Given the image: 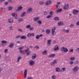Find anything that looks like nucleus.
Masks as SVG:
<instances>
[{
  "label": "nucleus",
  "mask_w": 79,
  "mask_h": 79,
  "mask_svg": "<svg viewBox=\"0 0 79 79\" xmlns=\"http://www.w3.org/2000/svg\"><path fill=\"white\" fill-rule=\"evenodd\" d=\"M61 52H64V53H67L68 52V49L67 48L63 47L61 48Z\"/></svg>",
  "instance_id": "f257e3e1"
},
{
  "label": "nucleus",
  "mask_w": 79,
  "mask_h": 79,
  "mask_svg": "<svg viewBox=\"0 0 79 79\" xmlns=\"http://www.w3.org/2000/svg\"><path fill=\"white\" fill-rule=\"evenodd\" d=\"M55 30H56V28L55 27H53L52 29V35L53 36L56 34V32L55 31Z\"/></svg>",
  "instance_id": "f03ea898"
},
{
  "label": "nucleus",
  "mask_w": 79,
  "mask_h": 79,
  "mask_svg": "<svg viewBox=\"0 0 79 79\" xmlns=\"http://www.w3.org/2000/svg\"><path fill=\"white\" fill-rule=\"evenodd\" d=\"M29 64L30 66H34L35 64V61L32 60H30L29 61Z\"/></svg>",
  "instance_id": "7ed1b4c3"
},
{
  "label": "nucleus",
  "mask_w": 79,
  "mask_h": 79,
  "mask_svg": "<svg viewBox=\"0 0 79 79\" xmlns=\"http://www.w3.org/2000/svg\"><path fill=\"white\" fill-rule=\"evenodd\" d=\"M73 70L74 72H77V71L79 70V68L77 66H75L73 69Z\"/></svg>",
  "instance_id": "20e7f679"
},
{
  "label": "nucleus",
  "mask_w": 79,
  "mask_h": 79,
  "mask_svg": "<svg viewBox=\"0 0 79 79\" xmlns=\"http://www.w3.org/2000/svg\"><path fill=\"white\" fill-rule=\"evenodd\" d=\"M29 50V48H27V50L26 51H23L20 50V52L21 53H23V54H24V53H26L27 52H28V51Z\"/></svg>",
  "instance_id": "39448f33"
},
{
  "label": "nucleus",
  "mask_w": 79,
  "mask_h": 79,
  "mask_svg": "<svg viewBox=\"0 0 79 79\" xmlns=\"http://www.w3.org/2000/svg\"><path fill=\"white\" fill-rule=\"evenodd\" d=\"M27 70L25 69L24 71V78H26L27 76Z\"/></svg>",
  "instance_id": "423d86ee"
},
{
  "label": "nucleus",
  "mask_w": 79,
  "mask_h": 79,
  "mask_svg": "<svg viewBox=\"0 0 79 79\" xmlns=\"http://www.w3.org/2000/svg\"><path fill=\"white\" fill-rule=\"evenodd\" d=\"M69 8V6L68 4L65 5L63 7L64 10H68Z\"/></svg>",
  "instance_id": "0eeeda50"
},
{
  "label": "nucleus",
  "mask_w": 79,
  "mask_h": 79,
  "mask_svg": "<svg viewBox=\"0 0 79 79\" xmlns=\"http://www.w3.org/2000/svg\"><path fill=\"white\" fill-rule=\"evenodd\" d=\"M39 19H40V18L39 17H35L33 19V20L34 21L37 22L39 20Z\"/></svg>",
  "instance_id": "6e6552de"
},
{
  "label": "nucleus",
  "mask_w": 79,
  "mask_h": 79,
  "mask_svg": "<svg viewBox=\"0 0 79 79\" xmlns=\"http://www.w3.org/2000/svg\"><path fill=\"white\" fill-rule=\"evenodd\" d=\"M36 57H37L36 54H34L33 55V56L31 57V58L32 60H35V59L36 58Z\"/></svg>",
  "instance_id": "1a4fd4ad"
},
{
  "label": "nucleus",
  "mask_w": 79,
  "mask_h": 79,
  "mask_svg": "<svg viewBox=\"0 0 79 79\" xmlns=\"http://www.w3.org/2000/svg\"><path fill=\"white\" fill-rule=\"evenodd\" d=\"M52 3V2L50 1H47L45 4L46 5H48Z\"/></svg>",
  "instance_id": "9d476101"
},
{
  "label": "nucleus",
  "mask_w": 79,
  "mask_h": 79,
  "mask_svg": "<svg viewBox=\"0 0 79 79\" xmlns=\"http://www.w3.org/2000/svg\"><path fill=\"white\" fill-rule=\"evenodd\" d=\"M42 37V35H37L36 36V39H39L40 37Z\"/></svg>",
  "instance_id": "9b49d317"
},
{
  "label": "nucleus",
  "mask_w": 79,
  "mask_h": 79,
  "mask_svg": "<svg viewBox=\"0 0 79 79\" xmlns=\"http://www.w3.org/2000/svg\"><path fill=\"white\" fill-rule=\"evenodd\" d=\"M78 12L79 11H78V10H74L73 11V14H74V15H76V14L78 13Z\"/></svg>",
  "instance_id": "f8f14e48"
},
{
  "label": "nucleus",
  "mask_w": 79,
  "mask_h": 79,
  "mask_svg": "<svg viewBox=\"0 0 79 79\" xmlns=\"http://www.w3.org/2000/svg\"><path fill=\"white\" fill-rule=\"evenodd\" d=\"M9 46L10 48H13L14 47V43H11Z\"/></svg>",
  "instance_id": "ddd939ff"
},
{
  "label": "nucleus",
  "mask_w": 79,
  "mask_h": 79,
  "mask_svg": "<svg viewBox=\"0 0 79 79\" xmlns=\"http://www.w3.org/2000/svg\"><path fill=\"white\" fill-rule=\"evenodd\" d=\"M47 51L46 50L42 52V54L43 55H47Z\"/></svg>",
  "instance_id": "4468645a"
},
{
  "label": "nucleus",
  "mask_w": 79,
  "mask_h": 79,
  "mask_svg": "<svg viewBox=\"0 0 79 79\" xmlns=\"http://www.w3.org/2000/svg\"><path fill=\"white\" fill-rule=\"evenodd\" d=\"M12 16L13 17H15V19H17V18H16V16H17V14L15 13H13L12 14Z\"/></svg>",
  "instance_id": "2eb2a0df"
},
{
  "label": "nucleus",
  "mask_w": 79,
  "mask_h": 79,
  "mask_svg": "<svg viewBox=\"0 0 79 79\" xmlns=\"http://www.w3.org/2000/svg\"><path fill=\"white\" fill-rule=\"evenodd\" d=\"M32 11V8H29L27 11V13H31Z\"/></svg>",
  "instance_id": "dca6fc26"
},
{
  "label": "nucleus",
  "mask_w": 79,
  "mask_h": 79,
  "mask_svg": "<svg viewBox=\"0 0 79 79\" xmlns=\"http://www.w3.org/2000/svg\"><path fill=\"white\" fill-rule=\"evenodd\" d=\"M8 22H9V23H11L13 22V20L12 19H10L8 20Z\"/></svg>",
  "instance_id": "f3484780"
},
{
  "label": "nucleus",
  "mask_w": 79,
  "mask_h": 79,
  "mask_svg": "<svg viewBox=\"0 0 79 79\" xmlns=\"http://www.w3.org/2000/svg\"><path fill=\"white\" fill-rule=\"evenodd\" d=\"M58 49H59V48L58 47V45H56L55 48L54 49V51H56V50H58Z\"/></svg>",
  "instance_id": "a211bd4d"
},
{
  "label": "nucleus",
  "mask_w": 79,
  "mask_h": 79,
  "mask_svg": "<svg viewBox=\"0 0 79 79\" xmlns=\"http://www.w3.org/2000/svg\"><path fill=\"white\" fill-rule=\"evenodd\" d=\"M51 40H48L47 44L48 46H50V43H51Z\"/></svg>",
  "instance_id": "6ab92c4d"
},
{
  "label": "nucleus",
  "mask_w": 79,
  "mask_h": 79,
  "mask_svg": "<svg viewBox=\"0 0 79 79\" xmlns=\"http://www.w3.org/2000/svg\"><path fill=\"white\" fill-rule=\"evenodd\" d=\"M55 56V54H51L49 55V58H52V57H54Z\"/></svg>",
  "instance_id": "aec40b11"
},
{
  "label": "nucleus",
  "mask_w": 79,
  "mask_h": 79,
  "mask_svg": "<svg viewBox=\"0 0 79 79\" xmlns=\"http://www.w3.org/2000/svg\"><path fill=\"white\" fill-rule=\"evenodd\" d=\"M56 72H60V69L59 68L57 67L56 68Z\"/></svg>",
  "instance_id": "412c9836"
},
{
  "label": "nucleus",
  "mask_w": 79,
  "mask_h": 79,
  "mask_svg": "<svg viewBox=\"0 0 79 79\" xmlns=\"http://www.w3.org/2000/svg\"><path fill=\"white\" fill-rule=\"evenodd\" d=\"M58 24L59 26H63V23L62 22H60L59 23H58Z\"/></svg>",
  "instance_id": "4be33fe9"
},
{
  "label": "nucleus",
  "mask_w": 79,
  "mask_h": 79,
  "mask_svg": "<svg viewBox=\"0 0 79 79\" xmlns=\"http://www.w3.org/2000/svg\"><path fill=\"white\" fill-rule=\"evenodd\" d=\"M26 13L25 12H23L22 15L21 16V17H23V16H24L25 15H26Z\"/></svg>",
  "instance_id": "5701e85b"
},
{
  "label": "nucleus",
  "mask_w": 79,
  "mask_h": 79,
  "mask_svg": "<svg viewBox=\"0 0 79 79\" xmlns=\"http://www.w3.org/2000/svg\"><path fill=\"white\" fill-rule=\"evenodd\" d=\"M21 39H26V37L25 36H22L21 37Z\"/></svg>",
  "instance_id": "b1692460"
},
{
  "label": "nucleus",
  "mask_w": 79,
  "mask_h": 79,
  "mask_svg": "<svg viewBox=\"0 0 79 79\" xmlns=\"http://www.w3.org/2000/svg\"><path fill=\"white\" fill-rule=\"evenodd\" d=\"M66 71V68H62V69L61 70V72H64V71Z\"/></svg>",
  "instance_id": "393cba45"
},
{
  "label": "nucleus",
  "mask_w": 79,
  "mask_h": 79,
  "mask_svg": "<svg viewBox=\"0 0 79 79\" xmlns=\"http://www.w3.org/2000/svg\"><path fill=\"white\" fill-rule=\"evenodd\" d=\"M21 57L20 56L18 57L17 62L19 63V60H21Z\"/></svg>",
  "instance_id": "a878e982"
},
{
  "label": "nucleus",
  "mask_w": 79,
  "mask_h": 79,
  "mask_svg": "<svg viewBox=\"0 0 79 79\" xmlns=\"http://www.w3.org/2000/svg\"><path fill=\"white\" fill-rule=\"evenodd\" d=\"M1 43L2 44H6L8 43V42L6 41L2 40L1 41Z\"/></svg>",
  "instance_id": "bb28decb"
},
{
  "label": "nucleus",
  "mask_w": 79,
  "mask_h": 79,
  "mask_svg": "<svg viewBox=\"0 0 79 79\" xmlns=\"http://www.w3.org/2000/svg\"><path fill=\"white\" fill-rule=\"evenodd\" d=\"M62 11V9H60L56 10V13H58V12H60V11Z\"/></svg>",
  "instance_id": "cd10ccee"
},
{
  "label": "nucleus",
  "mask_w": 79,
  "mask_h": 79,
  "mask_svg": "<svg viewBox=\"0 0 79 79\" xmlns=\"http://www.w3.org/2000/svg\"><path fill=\"white\" fill-rule=\"evenodd\" d=\"M22 9L23 7L21 6L18 8V9L17 10V11H19L20 10H22Z\"/></svg>",
  "instance_id": "c85d7f7f"
},
{
  "label": "nucleus",
  "mask_w": 79,
  "mask_h": 79,
  "mask_svg": "<svg viewBox=\"0 0 79 79\" xmlns=\"http://www.w3.org/2000/svg\"><path fill=\"white\" fill-rule=\"evenodd\" d=\"M63 31H64V32H65L66 33H68V32H69V31L68 30H65V29H64L63 30Z\"/></svg>",
  "instance_id": "c756f323"
},
{
  "label": "nucleus",
  "mask_w": 79,
  "mask_h": 79,
  "mask_svg": "<svg viewBox=\"0 0 79 79\" xmlns=\"http://www.w3.org/2000/svg\"><path fill=\"white\" fill-rule=\"evenodd\" d=\"M30 27H31V25H28L26 27V28H27V29H29V28H30Z\"/></svg>",
  "instance_id": "7c9ffc66"
},
{
  "label": "nucleus",
  "mask_w": 79,
  "mask_h": 79,
  "mask_svg": "<svg viewBox=\"0 0 79 79\" xmlns=\"http://www.w3.org/2000/svg\"><path fill=\"white\" fill-rule=\"evenodd\" d=\"M52 79H56V76L55 75H52L51 77Z\"/></svg>",
  "instance_id": "2f4dec72"
},
{
  "label": "nucleus",
  "mask_w": 79,
  "mask_h": 79,
  "mask_svg": "<svg viewBox=\"0 0 79 79\" xmlns=\"http://www.w3.org/2000/svg\"><path fill=\"white\" fill-rule=\"evenodd\" d=\"M70 60H75V57H71L70 58Z\"/></svg>",
  "instance_id": "473e14b6"
},
{
  "label": "nucleus",
  "mask_w": 79,
  "mask_h": 79,
  "mask_svg": "<svg viewBox=\"0 0 79 79\" xmlns=\"http://www.w3.org/2000/svg\"><path fill=\"white\" fill-rule=\"evenodd\" d=\"M37 23L38 24H42V22L40 20H39L38 21Z\"/></svg>",
  "instance_id": "72a5a7b5"
},
{
  "label": "nucleus",
  "mask_w": 79,
  "mask_h": 79,
  "mask_svg": "<svg viewBox=\"0 0 79 79\" xmlns=\"http://www.w3.org/2000/svg\"><path fill=\"white\" fill-rule=\"evenodd\" d=\"M50 32V30H48V29L46 30V33H47L48 34H49Z\"/></svg>",
  "instance_id": "f704fd0d"
},
{
  "label": "nucleus",
  "mask_w": 79,
  "mask_h": 79,
  "mask_svg": "<svg viewBox=\"0 0 79 79\" xmlns=\"http://www.w3.org/2000/svg\"><path fill=\"white\" fill-rule=\"evenodd\" d=\"M23 21V19H19V20H18V21L19 22H22V21Z\"/></svg>",
  "instance_id": "c9c22d12"
},
{
  "label": "nucleus",
  "mask_w": 79,
  "mask_h": 79,
  "mask_svg": "<svg viewBox=\"0 0 79 79\" xmlns=\"http://www.w3.org/2000/svg\"><path fill=\"white\" fill-rule=\"evenodd\" d=\"M8 29H9L10 31H11V30H12V29H13V27H8Z\"/></svg>",
  "instance_id": "e433bc0d"
},
{
  "label": "nucleus",
  "mask_w": 79,
  "mask_h": 79,
  "mask_svg": "<svg viewBox=\"0 0 79 79\" xmlns=\"http://www.w3.org/2000/svg\"><path fill=\"white\" fill-rule=\"evenodd\" d=\"M50 64L52 66H54L55 64L53 62H52L50 63Z\"/></svg>",
  "instance_id": "4c0bfd02"
},
{
  "label": "nucleus",
  "mask_w": 79,
  "mask_h": 79,
  "mask_svg": "<svg viewBox=\"0 0 79 79\" xmlns=\"http://www.w3.org/2000/svg\"><path fill=\"white\" fill-rule=\"evenodd\" d=\"M23 48H24V47H20L19 48V50H22V49H23Z\"/></svg>",
  "instance_id": "58836bf2"
},
{
  "label": "nucleus",
  "mask_w": 79,
  "mask_h": 79,
  "mask_svg": "<svg viewBox=\"0 0 79 79\" xmlns=\"http://www.w3.org/2000/svg\"><path fill=\"white\" fill-rule=\"evenodd\" d=\"M12 9H13V8L11 7H9L8 8V10L9 11H10V10H12Z\"/></svg>",
  "instance_id": "ea45409f"
},
{
  "label": "nucleus",
  "mask_w": 79,
  "mask_h": 79,
  "mask_svg": "<svg viewBox=\"0 0 79 79\" xmlns=\"http://www.w3.org/2000/svg\"><path fill=\"white\" fill-rule=\"evenodd\" d=\"M52 17V15H48L46 17V18L48 19H49V18H51Z\"/></svg>",
  "instance_id": "a19ab883"
},
{
  "label": "nucleus",
  "mask_w": 79,
  "mask_h": 79,
  "mask_svg": "<svg viewBox=\"0 0 79 79\" xmlns=\"http://www.w3.org/2000/svg\"><path fill=\"white\" fill-rule=\"evenodd\" d=\"M31 51H30L29 52H27V54H26V55H29L31 53Z\"/></svg>",
  "instance_id": "79ce46f5"
},
{
  "label": "nucleus",
  "mask_w": 79,
  "mask_h": 79,
  "mask_svg": "<svg viewBox=\"0 0 79 79\" xmlns=\"http://www.w3.org/2000/svg\"><path fill=\"white\" fill-rule=\"evenodd\" d=\"M27 37H31V33H28L27 35Z\"/></svg>",
  "instance_id": "37998d69"
},
{
  "label": "nucleus",
  "mask_w": 79,
  "mask_h": 79,
  "mask_svg": "<svg viewBox=\"0 0 79 79\" xmlns=\"http://www.w3.org/2000/svg\"><path fill=\"white\" fill-rule=\"evenodd\" d=\"M73 63H74V62L73 61H71L69 62V64H73Z\"/></svg>",
  "instance_id": "c03bdc74"
},
{
  "label": "nucleus",
  "mask_w": 79,
  "mask_h": 79,
  "mask_svg": "<svg viewBox=\"0 0 79 79\" xmlns=\"http://www.w3.org/2000/svg\"><path fill=\"white\" fill-rule=\"evenodd\" d=\"M53 62L55 63H56L58 61H57V60H53Z\"/></svg>",
  "instance_id": "a18cd8bd"
},
{
  "label": "nucleus",
  "mask_w": 79,
  "mask_h": 79,
  "mask_svg": "<svg viewBox=\"0 0 79 79\" xmlns=\"http://www.w3.org/2000/svg\"><path fill=\"white\" fill-rule=\"evenodd\" d=\"M54 19L55 20H59V18H58V17H55L54 18Z\"/></svg>",
  "instance_id": "49530a36"
},
{
  "label": "nucleus",
  "mask_w": 79,
  "mask_h": 79,
  "mask_svg": "<svg viewBox=\"0 0 79 79\" xmlns=\"http://www.w3.org/2000/svg\"><path fill=\"white\" fill-rule=\"evenodd\" d=\"M33 29H34V27H31V28H30L29 30L30 31H32V30H33Z\"/></svg>",
  "instance_id": "de8ad7c7"
},
{
  "label": "nucleus",
  "mask_w": 79,
  "mask_h": 79,
  "mask_svg": "<svg viewBox=\"0 0 79 79\" xmlns=\"http://www.w3.org/2000/svg\"><path fill=\"white\" fill-rule=\"evenodd\" d=\"M27 79H33V78L31 77H27Z\"/></svg>",
  "instance_id": "09e8293b"
},
{
  "label": "nucleus",
  "mask_w": 79,
  "mask_h": 79,
  "mask_svg": "<svg viewBox=\"0 0 79 79\" xmlns=\"http://www.w3.org/2000/svg\"><path fill=\"white\" fill-rule=\"evenodd\" d=\"M39 3L40 4V5H43V4H44V2H40Z\"/></svg>",
  "instance_id": "8fccbe9b"
},
{
  "label": "nucleus",
  "mask_w": 79,
  "mask_h": 79,
  "mask_svg": "<svg viewBox=\"0 0 79 79\" xmlns=\"http://www.w3.org/2000/svg\"><path fill=\"white\" fill-rule=\"evenodd\" d=\"M69 52H73V49H71L69 51Z\"/></svg>",
  "instance_id": "3c124183"
},
{
  "label": "nucleus",
  "mask_w": 79,
  "mask_h": 79,
  "mask_svg": "<svg viewBox=\"0 0 79 79\" xmlns=\"http://www.w3.org/2000/svg\"><path fill=\"white\" fill-rule=\"evenodd\" d=\"M34 48H36V49H39V48L38 47V46H36Z\"/></svg>",
  "instance_id": "603ef678"
},
{
  "label": "nucleus",
  "mask_w": 79,
  "mask_h": 79,
  "mask_svg": "<svg viewBox=\"0 0 79 79\" xmlns=\"http://www.w3.org/2000/svg\"><path fill=\"white\" fill-rule=\"evenodd\" d=\"M18 31H19V32H23V31H22V30L21 29H18Z\"/></svg>",
  "instance_id": "864d4df0"
},
{
  "label": "nucleus",
  "mask_w": 79,
  "mask_h": 79,
  "mask_svg": "<svg viewBox=\"0 0 79 79\" xmlns=\"http://www.w3.org/2000/svg\"><path fill=\"white\" fill-rule=\"evenodd\" d=\"M48 13V12H47L46 11H45L44 12V15H46L47 14V13Z\"/></svg>",
  "instance_id": "5fc2aeb1"
},
{
  "label": "nucleus",
  "mask_w": 79,
  "mask_h": 79,
  "mask_svg": "<svg viewBox=\"0 0 79 79\" xmlns=\"http://www.w3.org/2000/svg\"><path fill=\"white\" fill-rule=\"evenodd\" d=\"M53 11H51L50 12L49 14L50 15H52V14H53Z\"/></svg>",
  "instance_id": "6e6d98bb"
},
{
  "label": "nucleus",
  "mask_w": 79,
  "mask_h": 79,
  "mask_svg": "<svg viewBox=\"0 0 79 79\" xmlns=\"http://www.w3.org/2000/svg\"><path fill=\"white\" fill-rule=\"evenodd\" d=\"M7 52H8V49H6L5 50H4V52L5 53H6Z\"/></svg>",
  "instance_id": "4d7b16f0"
},
{
  "label": "nucleus",
  "mask_w": 79,
  "mask_h": 79,
  "mask_svg": "<svg viewBox=\"0 0 79 79\" xmlns=\"http://www.w3.org/2000/svg\"><path fill=\"white\" fill-rule=\"evenodd\" d=\"M76 25L77 26H79V21L76 23Z\"/></svg>",
  "instance_id": "13d9d810"
},
{
  "label": "nucleus",
  "mask_w": 79,
  "mask_h": 79,
  "mask_svg": "<svg viewBox=\"0 0 79 79\" xmlns=\"http://www.w3.org/2000/svg\"><path fill=\"white\" fill-rule=\"evenodd\" d=\"M74 64H77L78 63V62H77V61H75L74 62Z\"/></svg>",
  "instance_id": "bf43d9fd"
},
{
  "label": "nucleus",
  "mask_w": 79,
  "mask_h": 79,
  "mask_svg": "<svg viewBox=\"0 0 79 79\" xmlns=\"http://www.w3.org/2000/svg\"><path fill=\"white\" fill-rule=\"evenodd\" d=\"M76 52H79V48H77V49L76 50Z\"/></svg>",
  "instance_id": "052dcab7"
},
{
  "label": "nucleus",
  "mask_w": 79,
  "mask_h": 79,
  "mask_svg": "<svg viewBox=\"0 0 79 79\" xmlns=\"http://www.w3.org/2000/svg\"><path fill=\"white\" fill-rule=\"evenodd\" d=\"M74 25H73V24H71L70 25V27H74Z\"/></svg>",
  "instance_id": "680f3d73"
},
{
  "label": "nucleus",
  "mask_w": 79,
  "mask_h": 79,
  "mask_svg": "<svg viewBox=\"0 0 79 79\" xmlns=\"http://www.w3.org/2000/svg\"><path fill=\"white\" fill-rule=\"evenodd\" d=\"M17 44H20V41H18L16 42Z\"/></svg>",
  "instance_id": "e2e57ef3"
},
{
  "label": "nucleus",
  "mask_w": 79,
  "mask_h": 79,
  "mask_svg": "<svg viewBox=\"0 0 79 79\" xmlns=\"http://www.w3.org/2000/svg\"><path fill=\"white\" fill-rule=\"evenodd\" d=\"M20 37V35H18L16 37V39H17L18 38H19Z\"/></svg>",
  "instance_id": "0e129e2a"
},
{
  "label": "nucleus",
  "mask_w": 79,
  "mask_h": 79,
  "mask_svg": "<svg viewBox=\"0 0 79 79\" xmlns=\"http://www.w3.org/2000/svg\"><path fill=\"white\" fill-rule=\"evenodd\" d=\"M56 41H54L53 42V44H56Z\"/></svg>",
  "instance_id": "69168bd1"
},
{
  "label": "nucleus",
  "mask_w": 79,
  "mask_h": 79,
  "mask_svg": "<svg viewBox=\"0 0 79 79\" xmlns=\"http://www.w3.org/2000/svg\"><path fill=\"white\" fill-rule=\"evenodd\" d=\"M5 5H8V2H5Z\"/></svg>",
  "instance_id": "338daca9"
},
{
  "label": "nucleus",
  "mask_w": 79,
  "mask_h": 79,
  "mask_svg": "<svg viewBox=\"0 0 79 79\" xmlns=\"http://www.w3.org/2000/svg\"><path fill=\"white\" fill-rule=\"evenodd\" d=\"M32 35V36H34V33H32L31 34V36Z\"/></svg>",
  "instance_id": "774afa93"
}]
</instances>
